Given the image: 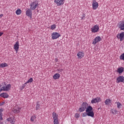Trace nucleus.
<instances>
[{
  "label": "nucleus",
  "instance_id": "nucleus-23",
  "mask_svg": "<svg viewBox=\"0 0 124 124\" xmlns=\"http://www.w3.org/2000/svg\"><path fill=\"white\" fill-rule=\"evenodd\" d=\"M111 100L110 99H107L105 100V104L106 105H108L110 104V103H111Z\"/></svg>",
  "mask_w": 124,
  "mask_h": 124
},
{
  "label": "nucleus",
  "instance_id": "nucleus-38",
  "mask_svg": "<svg viewBox=\"0 0 124 124\" xmlns=\"http://www.w3.org/2000/svg\"><path fill=\"white\" fill-rule=\"evenodd\" d=\"M5 102H2L0 104V106H1L2 105H3V104H4Z\"/></svg>",
  "mask_w": 124,
  "mask_h": 124
},
{
  "label": "nucleus",
  "instance_id": "nucleus-39",
  "mask_svg": "<svg viewBox=\"0 0 124 124\" xmlns=\"http://www.w3.org/2000/svg\"><path fill=\"white\" fill-rule=\"evenodd\" d=\"M2 34H3V32H0V37L1 36V35H2Z\"/></svg>",
  "mask_w": 124,
  "mask_h": 124
},
{
  "label": "nucleus",
  "instance_id": "nucleus-4",
  "mask_svg": "<svg viewBox=\"0 0 124 124\" xmlns=\"http://www.w3.org/2000/svg\"><path fill=\"white\" fill-rule=\"evenodd\" d=\"M10 88H11V84H8L6 86H4V85L3 83L2 88L1 89H0V91H1V92H8V91H9V90H10Z\"/></svg>",
  "mask_w": 124,
  "mask_h": 124
},
{
  "label": "nucleus",
  "instance_id": "nucleus-11",
  "mask_svg": "<svg viewBox=\"0 0 124 124\" xmlns=\"http://www.w3.org/2000/svg\"><path fill=\"white\" fill-rule=\"evenodd\" d=\"M118 28L120 31H124V20L121 21L118 24Z\"/></svg>",
  "mask_w": 124,
  "mask_h": 124
},
{
  "label": "nucleus",
  "instance_id": "nucleus-16",
  "mask_svg": "<svg viewBox=\"0 0 124 124\" xmlns=\"http://www.w3.org/2000/svg\"><path fill=\"white\" fill-rule=\"evenodd\" d=\"M7 122H10L11 124H15V118L14 117H10L7 119Z\"/></svg>",
  "mask_w": 124,
  "mask_h": 124
},
{
  "label": "nucleus",
  "instance_id": "nucleus-19",
  "mask_svg": "<svg viewBox=\"0 0 124 124\" xmlns=\"http://www.w3.org/2000/svg\"><path fill=\"white\" fill-rule=\"evenodd\" d=\"M0 96L3 98H8L9 95L6 93H3L0 94Z\"/></svg>",
  "mask_w": 124,
  "mask_h": 124
},
{
  "label": "nucleus",
  "instance_id": "nucleus-20",
  "mask_svg": "<svg viewBox=\"0 0 124 124\" xmlns=\"http://www.w3.org/2000/svg\"><path fill=\"white\" fill-rule=\"evenodd\" d=\"M60 77H61V75H60V74H55L53 76V79H55V80H57V79H59V78H60Z\"/></svg>",
  "mask_w": 124,
  "mask_h": 124
},
{
  "label": "nucleus",
  "instance_id": "nucleus-14",
  "mask_svg": "<svg viewBox=\"0 0 124 124\" xmlns=\"http://www.w3.org/2000/svg\"><path fill=\"white\" fill-rule=\"evenodd\" d=\"M38 5V3H35V2H33L31 5V10H34L36 7H37V6Z\"/></svg>",
  "mask_w": 124,
  "mask_h": 124
},
{
  "label": "nucleus",
  "instance_id": "nucleus-21",
  "mask_svg": "<svg viewBox=\"0 0 124 124\" xmlns=\"http://www.w3.org/2000/svg\"><path fill=\"white\" fill-rule=\"evenodd\" d=\"M124 68L123 67H121L120 68H118L117 70V72L119 73V74H121L122 72H124Z\"/></svg>",
  "mask_w": 124,
  "mask_h": 124
},
{
  "label": "nucleus",
  "instance_id": "nucleus-5",
  "mask_svg": "<svg viewBox=\"0 0 124 124\" xmlns=\"http://www.w3.org/2000/svg\"><path fill=\"white\" fill-rule=\"evenodd\" d=\"M51 36L52 39H57V38H59V37H61V34L57 32H54L51 34Z\"/></svg>",
  "mask_w": 124,
  "mask_h": 124
},
{
  "label": "nucleus",
  "instance_id": "nucleus-17",
  "mask_svg": "<svg viewBox=\"0 0 124 124\" xmlns=\"http://www.w3.org/2000/svg\"><path fill=\"white\" fill-rule=\"evenodd\" d=\"M77 56L78 59H82L85 56V54L83 51H79L78 53Z\"/></svg>",
  "mask_w": 124,
  "mask_h": 124
},
{
  "label": "nucleus",
  "instance_id": "nucleus-37",
  "mask_svg": "<svg viewBox=\"0 0 124 124\" xmlns=\"http://www.w3.org/2000/svg\"><path fill=\"white\" fill-rule=\"evenodd\" d=\"M2 111H3V110H2V108H0V114H2Z\"/></svg>",
  "mask_w": 124,
  "mask_h": 124
},
{
  "label": "nucleus",
  "instance_id": "nucleus-34",
  "mask_svg": "<svg viewBox=\"0 0 124 124\" xmlns=\"http://www.w3.org/2000/svg\"><path fill=\"white\" fill-rule=\"evenodd\" d=\"M80 117V115L78 113H76L75 115V117L77 118V119H78Z\"/></svg>",
  "mask_w": 124,
  "mask_h": 124
},
{
  "label": "nucleus",
  "instance_id": "nucleus-33",
  "mask_svg": "<svg viewBox=\"0 0 124 124\" xmlns=\"http://www.w3.org/2000/svg\"><path fill=\"white\" fill-rule=\"evenodd\" d=\"M51 30H55V29H56V25H51V27H50Z\"/></svg>",
  "mask_w": 124,
  "mask_h": 124
},
{
  "label": "nucleus",
  "instance_id": "nucleus-27",
  "mask_svg": "<svg viewBox=\"0 0 124 124\" xmlns=\"http://www.w3.org/2000/svg\"><path fill=\"white\" fill-rule=\"evenodd\" d=\"M40 108V104H39V101L37 102L36 106V110H39Z\"/></svg>",
  "mask_w": 124,
  "mask_h": 124
},
{
  "label": "nucleus",
  "instance_id": "nucleus-43",
  "mask_svg": "<svg viewBox=\"0 0 124 124\" xmlns=\"http://www.w3.org/2000/svg\"><path fill=\"white\" fill-rule=\"evenodd\" d=\"M0 124H3V123L0 122Z\"/></svg>",
  "mask_w": 124,
  "mask_h": 124
},
{
  "label": "nucleus",
  "instance_id": "nucleus-44",
  "mask_svg": "<svg viewBox=\"0 0 124 124\" xmlns=\"http://www.w3.org/2000/svg\"><path fill=\"white\" fill-rule=\"evenodd\" d=\"M4 85H6V83L5 82L4 83Z\"/></svg>",
  "mask_w": 124,
  "mask_h": 124
},
{
  "label": "nucleus",
  "instance_id": "nucleus-13",
  "mask_svg": "<svg viewBox=\"0 0 124 124\" xmlns=\"http://www.w3.org/2000/svg\"><path fill=\"white\" fill-rule=\"evenodd\" d=\"M117 38L120 39V41H123L124 39V32H122L120 34H118L117 35Z\"/></svg>",
  "mask_w": 124,
  "mask_h": 124
},
{
  "label": "nucleus",
  "instance_id": "nucleus-7",
  "mask_svg": "<svg viewBox=\"0 0 124 124\" xmlns=\"http://www.w3.org/2000/svg\"><path fill=\"white\" fill-rule=\"evenodd\" d=\"M92 7L93 10H96L98 8V3L96 2V0H93L92 3Z\"/></svg>",
  "mask_w": 124,
  "mask_h": 124
},
{
  "label": "nucleus",
  "instance_id": "nucleus-6",
  "mask_svg": "<svg viewBox=\"0 0 124 124\" xmlns=\"http://www.w3.org/2000/svg\"><path fill=\"white\" fill-rule=\"evenodd\" d=\"M64 0H54V2L58 6H62L64 4Z\"/></svg>",
  "mask_w": 124,
  "mask_h": 124
},
{
  "label": "nucleus",
  "instance_id": "nucleus-22",
  "mask_svg": "<svg viewBox=\"0 0 124 124\" xmlns=\"http://www.w3.org/2000/svg\"><path fill=\"white\" fill-rule=\"evenodd\" d=\"M87 116H88L89 117H92L91 113H88L87 112H84L82 114V117H87Z\"/></svg>",
  "mask_w": 124,
  "mask_h": 124
},
{
  "label": "nucleus",
  "instance_id": "nucleus-36",
  "mask_svg": "<svg viewBox=\"0 0 124 124\" xmlns=\"http://www.w3.org/2000/svg\"><path fill=\"white\" fill-rule=\"evenodd\" d=\"M83 16L81 17V20H83L85 18V14H83Z\"/></svg>",
  "mask_w": 124,
  "mask_h": 124
},
{
  "label": "nucleus",
  "instance_id": "nucleus-40",
  "mask_svg": "<svg viewBox=\"0 0 124 124\" xmlns=\"http://www.w3.org/2000/svg\"><path fill=\"white\" fill-rule=\"evenodd\" d=\"M3 16V14L0 15V18H1V17H2Z\"/></svg>",
  "mask_w": 124,
  "mask_h": 124
},
{
  "label": "nucleus",
  "instance_id": "nucleus-18",
  "mask_svg": "<svg viewBox=\"0 0 124 124\" xmlns=\"http://www.w3.org/2000/svg\"><path fill=\"white\" fill-rule=\"evenodd\" d=\"M19 41H17L16 44L14 45V49L16 51L18 52V50H19Z\"/></svg>",
  "mask_w": 124,
  "mask_h": 124
},
{
  "label": "nucleus",
  "instance_id": "nucleus-1",
  "mask_svg": "<svg viewBox=\"0 0 124 124\" xmlns=\"http://www.w3.org/2000/svg\"><path fill=\"white\" fill-rule=\"evenodd\" d=\"M88 106H89V104L87 102H84L82 103L80 106V108H79L78 109L79 112H84V111H85L87 109Z\"/></svg>",
  "mask_w": 124,
  "mask_h": 124
},
{
  "label": "nucleus",
  "instance_id": "nucleus-24",
  "mask_svg": "<svg viewBox=\"0 0 124 124\" xmlns=\"http://www.w3.org/2000/svg\"><path fill=\"white\" fill-rule=\"evenodd\" d=\"M110 112H111L112 114L113 115H116V114H118V111L116 109H111Z\"/></svg>",
  "mask_w": 124,
  "mask_h": 124
},
{
  "label": "nucleus",
  "instance_id": "nucleus-25",
  "mask_svg": "<svg viewBox=\"0 0 124 124\" xmlns=\"http://www.w3.org/2000/svg\"><path fill=\"white\" fill-rule=\"evenodd\" d=\"M8 66V65L6 63H2L0 64V67L3 68Z\"/></svg>",
  "mask_w": 124,
  "mask_h": 124
},
{
  "label": "nucleus",
  "instance_id": "nucleus-42",
  "mask_svg": "<svg viewBox=\"0 0 124 124\" xmlns=\"http://www.w3.org/2000/svg\"><path fill=\"white\" fill-rule=\"evenodd\" d=\"M55 62H58V59H55Z\"/></svg>",
  "mask_w": 124,
  "mask_h": 124
},
{
  "label": "nucleus",
  "instance_id": "nucleus-29",
  "mask_svg": "<svg viewBox=\"0 0 124 124\" xmlns=\"http://www.w3.org/2000/svg\"><path fill=\"white\" fill-rule=\"evenodd\" d=\"M16 15H20V14H21V13H22V11L20 9L17 10L16 11Z\"/></svg>",
  "mask_w": 124,
  "mask_h": 124
},
{
  "label": "nucleus",
  "instance_id": "nucleus-15",
  "mask_svg": "<svg viewBox=\"0 0 124 124\" xmlns=\"http://www.w3.org/2000/svg\"><path fill=\"white\" fill-rule=\"evenodd\" d=\"M31 9H28L26 12V14L27 15V16H28V17H30L31 18V16L32 15V13H31Z\"/></svg>",
  "mask_w": 124,
  "mask_h": 124
},
{
  "label": "nucleus",
  "instance_id": "nucleus-12",
  "mask_svg": "<svg viewBox=\"0 0 124 124\" xmlns=\"http://www.w3.org/2000/svg\"><path fill=\"white\" fill-rule=\"evenodd\" d=\"M100 101H101V98L100 97H97L93 99L91 101V103L93 104L94 103L100 102Z\"/></svg>",
  "mask_w": 124,
  "mask_h": 124
},
{
  "label": "nucleus",
  "instance_id": "nucleus-10",
  "mask_svg": "<svg viewBox=\"0 0 124 124\" xmlns=\"http://www.w3.org/2000/svg\"><path fill=\"white\" fill-rule=\"evenodd\" d=\"M99 30V27H98V25H96L94 26L92 29H91V31L92 32H97Z\"/></svg>",
  "mask_w": 124,
  "mask_h": 124
},
{
  "label": "nucleus",
  "instance_id": "nucleus-30",
  "mask_svg": "<svg viewBox=\"0 0 124 124\" xmlns=\"http://www.w3.org/2000/svg\"><path fill=\"white\" fill-rule=\"evenodd\" d=\"M35 119H36V116H35V115L32 116L31 118V122H33Z\"/></svg>",
  "mask_w": 124,
  "mask_h": 124
},
{
  "label": "nucleus",
  "instance_id": "nucleus-31",
  "mask_svg": "<svg viewBox=\"0 0 124 124\" xmlns=\"http://www.w3.org/2000/svg\"><path fill=\"white\" fill-rule=\"evenodd\" d=\"M117 108L120 109V108H121V106H122V104H121V103H120L119 102H117Z\"/></svg>",
  "mask_w": 124,
  "mask_h": 124
},
{
  "label": "nucleus",
  "instance_id": "nucleus-2",
  "mask_svg": "<svg viewBox=\"0 0 124 124\" xmlns=\"http://www.w3.org/2000/svg\"><path fill=\"white\" fill-rule=\"evenodd\" d=\"M86 113H90L92 118L94 117V113H93V107L92 106H88L86 108Z\"/></svg>",
  "mask_w": 124,
  "mask_h": 124
},
{
  "label": "nucleus",
  "instance_id": "nucleus-41",
  "mask_svg": "<svg viewBox=\"0 0 124 124\" xmlns=\"http://www.w3.org/2000/svg\"><path fill=\"white\" fill-rule=\"evenodd\" d=\"M25 88V86L23 85L22 86V89H24Z\"/></svg>",
  "mask_w": 124,
  "mask_h": 124
},
{
  "label": "nucleus",
  "instance_id": "nucleus-28",
  "mask_svg": "<svg viewBox=\"0 0 124 124\" xmlns=\"http://www.w3.org/2000/svg\"><path fill=\"white\" fill-rule=\"evenodd\" d=\"M20 110H21V108H18L17 109H14L13 110V112H14V113H20Z\"/></svg>",
  "mask_w": 124,
  "mask_h": 124
},
{
  "label": "nucleus",
  "instance_id": "nucleus-3",
  "mask_svg": "<svg viewBox=\"0 0 124 124\" xmlns=\"http://www.w3.org/2000/svg\"><path fill=\"white\" fill-rule=\"evenodd\" d=\"M52 117L53 119V124H60L59 119L58 118V114L56 112L52 113Z\"/></svg>",
  "mask_w": 124,
  "mask_h": 124
},
{
  "label": "nucleus",
  "instance_id": "nucleus-9",
  "mask_svg": "<svg viewBox=\"0 0 124 124\" xmlns=\"http://www.w3.org/2000/svg\"><path fill=\"white\" fill-rule=\"evenodd\" d=\"M116 83H124V77L123 76L118 77L116 79Z\"/></svg>",
  "mask_w": 124,
  "mask_h": 124
},
{
  "label": "nucleus",
  "instance_id": "nucleus-26",
  "mask_svg": "<svg viewBox=\"0 0 124 124\" xmlns=\"http://www.w3.org/2000/svg\"><path fill=\"white\" fill-rule=\"evenodd\" d=\"M33 82V79H32V78H31L25 83V85H27V84L29 83H32Z\"/></svg>",
  "mask_w": 124,
  "mask_h": 124
},
{
  "label": "nucleus",
  "instance_id": "nucleus-8",
  "mask_svg": "<svg viewBox=\"0 0 124 124\" xmlns=\"http://www.w3.org/2000/svg\"><path fill=\"white\" fill-rule=\"evenodd\" d=\"M100 41H101V37H100V36H97L93 39L92 44L95 45L96 43L100 42Z\"/></svg>",
  "mask_w": 124,
  "mask_h": 124
},
{
  "label": "nucleus",
  "instance_id": "nucleus-35",
  "mask_svg": "<svg viewBox=\"0 0 124 124\" xmlns=\"http://www.w3.org/2000/svg\"><path fill=\"white\" fill-rule=\"evenodd\" d=\"M3 118H2V113H0V121H2Z\"/></svg>",
  "mask_w": 124,
  "mask_h": 124
},
{
  "label": "nucleus",
  "instance_id": "nucleus-32",
  "mask_svg": "<svg viewBox=\"0 0 124 124\" xmlns=\"http://www.w3.org/2000/svg\"><path fill=\"white\" fill-rule=\"evenodd\" d=\"M120 59L124 61V53L120 56Z\"/></svg>",
  "mask_w": 124,
  "mask_h": 124
}]
</instances>
